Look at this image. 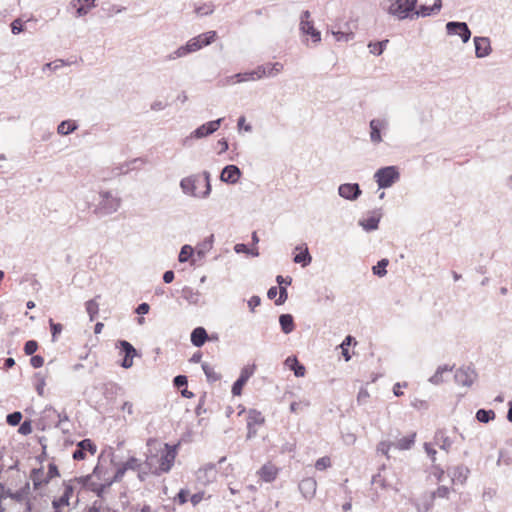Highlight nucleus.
Listing matches in <instances>:
<instances>
[{"label":"nucleus","mask_w":512,"mask_h":512,"mask_svg":"<svg viewBox=\"0 0 512 512\" xmlns=\"http://www.w3.org/2000/svg\"><path fill=\"white\" fill-rule=\"evenodd\" d=\"M417 2L418 0H383L382 7L388 14L396 17L398 20H412L435 13L433 6L420 5L416 9Z\"/></svg>","instance_id":"1"},{"label":"nucleus","mask_w":512,"mask_h":512,"mask_svg":"<svg viewBox=\"0 0 512 512\" xmlns=\"http://www.w3.org/2000/svg\"><path fill=\"white\" fill-rule=\"evenodd\" d=\"M203 177L205 181V191H203L201 194H197V182L199 180L198 175H190L188 177H184L180 181V188L182 192L185 195L192 196V197H200V198H207L212 190L211 186V175L208 171L203 172Z\"/></svg>","instance_id":"2"},{"label":"nucleus","mask_w":512,"mask_h":512,"mask_svg":"<svg viewBox=\"0 0 512 512\" xmlns=\"http://www.w3.org/2000/svg\"><path fill=\"white\" fill-rule=\"evenodd\" d=\"M374 179L380 189H387L400 179V172L397 166H384L375 172Z\"/></svg>","instance_id":"3"},{"label":"nucleus","mask_w":512,"mask_h":512,"mask_svg":"<svg viewBox=\"0 0 512 512\" xmlns=\"http://www.w3.org/2000/svg\"><path fill=\"white\" fill-rule=\"evenodd\" d=\"M99 196L100 201L94 209L95 214L109 215L116 212L120 207V199L113 197L110 191H102Z\"/></svg>","instance_id":"4"},{"label":"nucleus","mask_w":512,"mask_h":512,"mask_svg":"<svg viewBox=\"0 0 512 512\" xmlns=\"http://www.w3.org/2000/svg\"><path fill=\"white\" fill-rule=\"evenodd\" d=\"M177 447V445H171L169 443L164 444V451L160 457V465L154 468V475L158 476L161 473H168L171 470L177 456Z\"/></svg>","instance_id":"5"},{"label":"nucleus","mask_w":512,"mask_h":512,"mask_svg":"<svg viewBox=\"0 0 512 512\" xmlns=\"http://www.w3.org/2000/svg\"><path fill=\"white\" fill-rule=\"evenodd\" d=\"M223 120H224V118H218L216 120L208 121V122L200 125L190 134L189 137H187L184 140V145H189V142L192 139H202L209 135H212L214 132H216L219 129Z\"/></svg>","instance_id":"6"},{"label":"nucleus","mask_w":512,"mask_h":512,"mask_svg":"<svg viewBox=\"0 0 512 512\" xmlns=\"http://www.w3.org/2000/svg\"><path fill=\"white\" fill-rule=\"evenodd\" d=\"M116 348H118L120 354L123 355V359L119 365L124 369L131 368L133 365L134 357L138 356V351L127 340H118L116 342Z\"/></svg>","instance_id":"7"},{"label":"nucleus","mask_w":512,"mask_h":512,"mask_svg":"<svg viewBox=\"0 0 512 512\" xmlns=\"http://www.w3.org/2000/svg\"><path fill=\"white\" fill-rule=\"evenodd\" d=\"M311 14L308 10H304L300 16V31L304 35H309L313 43L321 41V33L314 27L313 21L309 20Z\"/></svg>","instance_id":"8"},{"label":"nucleus","mask_w":512,"mask_h":512,"mask_svg":"<svg viewBox=\"0 0 512 512\" xmlns=\"http://www.w3.org/2000/svg\"><path fill=\"white\" fill-rule=\"evenodd\" d=\"M446 31L449 35H458L463 43H467L471 38V31L466 22L449 21L446 24Z\"/></svg>","instance_id":"9"},{"label":"nucleus","mask_w":512,"mask_h":512,"mask_svg":"<svg viewBox=\"0 0 512 512\" xmlns=\"http://www.w3.org/2000/svg\"><path fill=\"white\" fill-rule=\"evenodd\" d=\"M477 377V373L471 366H463L456 370L454 374L455 382L458 385L470 387Z\"/></svg>","instance_id":"10"},{"label":"nucleus","mask_w":512,"mask_h":512,"mask_svg":"<svg viewBox=\"0 0 512 512\" xmlns=\"http://www.w3.org/2000/svg\"><path fill=\"white\" fill-rule=\"evenodd\" d=\"M96 451V444L91 439L85 438L77 443L76 449L72 453V458L76 461L84 460L87 452L94 455Z\"/></svg>","instance_id":"11"},{"label":"nucleus","mask_w":512,"mask_h":512,"mask_svg":"<svg viewBox=\"0 0 512 512\" xmlns=\"http://www.w3.org/2000/svg\"><path fill=\"white\" fill-rule=\"evenodd\" d=\"M255 365L245 366L241 369L240 375L231 387V393L233 396H240L242 394L243 387L246 385L250 377L253 375Z\"/></svg>","instance_id":"12"},{"label":"nucleus","mask_w":512,"mask_h":512,"mask_svg":"<svg viewBox=\"0 0 512 512\" xmlns=\"http://www.w3.org/2000/svg\"><path fill=\"white\" fill-rule=\"evenodd\" d=\"M370 127V140L373 144L382 142V131L388 129V122L386 119L374 118L369 123Z\"/></svg>","instance_id":"13"},{"label":"nucleus","mask_w":512,"mask_h":512,"mask_svg":"<svg viewBox=\"0 0 512 512\" xmlns=\"http://www.w3.org/2000/svg\"><path fill=\"white\" fill-rule=\"evenodd\" d=\"M338 194L343 199L355 201L361 196L362 190L358 183H343L338 187Z\"/></svg>","instance_id":"14"},{"label":"nucleus","mask_w":512,"mask_h":512,"mask_svg":"<svg viewBox=\"0 0 512 512\" xmlns=\"http://www.w3.org/2000/svg\"><path fill=\"white\" fill-rule=\"evenodd\" d=\"M241 175L242 172L237 165L229 164L222 169L220 180L226 184L233 185L239 181Z\"/></svg>","instance_id":"15"},{"label":"nucleus","mask_w":512,"mask_h":512,"mask_svg":"<svg viewBox=\"0 0 512 512\" xmlns=\"http://www.w3.org/2000/svg\"><path fill=\"white\" fill-rule=\"evenodd\" d=\"M63 494L58 497L54 498L51 502L52 506H59V507H65L70 505V499L74 494L75 486L72 484V481H63Z\"/></svg>","instance_id":"16"},{"label":"nucleus","mask_w":512,"mask_h":512,"mask_svg":"<svg viewBox=\"0 0 512 512\" xmlns=\"http://www.w3.org/2000/svg\"><path fill=\"white\" fill-rule=\"evenodd\" d=\"M265 76H266V66L259 65L253 70L235 74L234 78H236V82L240 83V82L261 79Z\"/></svg>","instance_id":"17"},{"label":"nucleus","mask_w":512,"mask_h":512,"mask_svg":"<svg viewBox=\"0 0 512 512\" xmlns=\"http://www.w3.org/2000/svg\"><path fill=\"white\" fill-rule=\"evenodd\" d=\"M198 50L199 45L197 44V41H192V39H190L185 45L180 46L175 51L167 55L166 60H174L180 57H184Z\"/></svg>","instance_id":"18"},{"label":"nucleus","mask_w":512,"mask_h":512,"mask_svg":"<svg viewBox=\"0 0 512 512\" xmlns=\"http://www.w3.org/2000/svg\"><path fill=\"white\" fill-rule=\"evenodd\" d=\"M473 42L477 58H484L491 53V43L488 37L475 36Z\"/></svg>","instance_id":"19"},{"label":"nucleus","mask_w":512,"mask_h":512,"mask_svg":"<svg viewBox=\"0 0 512 512\" xmlns=\"http://www.w3.org/2000/svg\"><path fill=\"white\" fill-rule=\"evenodd\" d=\"M298 487L305 499H312L316 493L317 482L314 478L307 477L300 481Z\"/></svg>","instance_id":"20"},{"label":"nucleus","mask_w":512,"mask_h":512,"mask_svg":"<svg viewBox=\"0 0 512 512\" xmlns=\"http://www.w3.org/2000/svg\"><path fill=\"white\" fill-rule=\"evenodd\" d=\"M382 214L374 210L367 218L359 220V225L366 231L371 232L377 230Z\"/></svg>","instance_id":"21"},{"label":"nucleus","mask_w":512,"mask_h":512,"mask_svg":"<svg viewBox=\"0 0 512 512\" xmlns=\"http://www.w3.org/2000/svg\"><path fill=\"white\" fill-rule=\"evenodd\" d=\"M70 6L76 9V17H83L96 7V0H71Z\"/></svg>","instance_id":"22"},{"label":"nucleus","mask_w":512,"mask_h":512,"mask_svg":"<svg viewBox=\"0 0 512 512\" xmlns=\"http://www.w3.org/2000/svg\"><path fill=\"white\" fill-rule=\"evenodd\" d=\"M197 478L204 484L213 482L216 478V464L207 463L197 472Z\"/></svg>","instance_id":"23"},{"label":"nucleus","mask_w":512,"mask_h":512,"mask_svg":"<svg viewBox=\"0 0 512 512\" xmlns=\"http://www.w3.org/2000/svg\"><path fill=\"white\" fill-rule=\"evenodd\" d=\"M209 335L206 329L202 326L194 328L190 334V341L193 346L200 348L208 340Z\"/></svg>","instance_id":"24"},{"label":"nucleus","mask_w":512,"mask_h":512,"mask_svg":"<svg viewBox=\"0 0 512 512\" xmlns=\"http://www.w3.org/2000/svg\"><path fill=\"white\" fill-rule=\"evenodd\" d=\"M285 364L293 371L296 377H303L306 373L305 366L297 359L296 356H289L285 360Z\"/></svg>","instance_id":"25"},{"label":"nucleus","mask_w":512,"mask_h":512,"mask_svg":"<svg viewBox=\"0 0 512 512\" xmlns=\"http://www.w3.org/2000/svg\"><path fill=\"white\" fill-rule=\"evenodd\" d=\"M279 324L284 334H290L295 329L294 317L289 313H284L279 316Z\"/></svg>","instance_id":"26"},{"label":"nucleus","mask_w":512,"mask_h":512,"mask_svg":"<svg viewBox=\"0 0 512 512\" xmlns=\"http://www.w3.org/2000/svg\"><path fill=\"white\" fill-rule=\"evenodd\" d=\"M450 473L453 482L463 484L467 480L470 470L464 465H458L453 467Z\"/></svg>","instance_id":"27"},{"label":"nucleus","mask_w":512,"mask_h":512,"mask_svg":"<svg viewBox=\"0 0 512 512\" xmlns=\"http://www.w3.org/2000/svg\"><path fill=\"white\" fill-rule=\"evenodd\" d=\"M181 296L184 298L189 304L192 305H201L200 297L201 294L199 291L192 289L189 286L183 287L181 290Z\"/></svg>","instance_id":"28"},{"label":"nucleus","mask_w":512,"mask_h":512,"mask_svg":"<svg viewBox=\"0 0 512 512\" xmlns=\"http://www.w3.org/2000/svg\"><path fill=\"white\" fill-rule=\"evenodd\" d=\"M45 475L43 467L39 468H33L30 472V479L33 482V488L34 490H38L47 484H44L43 481H45Z\"/></svg>","instance_id":"29"},{"label":"nucleus","mask_w":512,"mask_h":512,"mask_svg":"<svg viewBox=\"0 0 512 512\" xmlns=\"http://www.w3.org/2000/svg\"><path fill=\"white\" fill-rule=\"evenodd\" d=\"M435 444L439 445L440 449L445 450L446 452L452 446V440L445 435L444 430H437L434 435Z\"/></svg>","instance_id":"30"},{"label":"nucleus","mask_w":512,"mask_h":512,"mask_svg":"<svg viewBox=\"0 0 512 512\" xmlns=\"http://www.w3.org/2000/svg\"><path fill=\"white\" fill-rule=\"evenodd\" d=\"M217 37V34L215 31H208L205 33H202L194 38H192V41H197V44L199 45V50L205 46L210 45L215 41Z\"/></svg>","instance_id":"31"},{"label":"nucleus","mask_w":512,"mask_h":512,"mask_svg":"<svg viewBox=\"0 0 512 512\" xmlns=\"http://www.w3.org/2000/svg\"><path fill=\"white\" fill-rule=\"evenodd\" d=\"M260 478L265 482H272L277 476V470L273 465L265 464L259 470Z\"/></svg>","instance_id":"32"},{"label":"nucleus","mask_w":512,"mask_h":512,"mask_svg":"<svg viewBox=\"0 0 512 512\" xmlns=\"http://www.w3.org/2000/svg\"><path fill=\"white\" fill-rule=\"evenodd\" d=\"M265 417L256 409H250L247 414V426L263 425Z\"/></svg>","instance_id":"33"},{"label":"nucleus","mask_w":512,"mask_h":512,"mask_svg":"<svg viewBox=\"0 0 512 512\" xmlns=\"http://www.w3.org/2000/svg\"><path fill=\"white\" fill-rule=\"evenodd\" d=\"M78 128V124L74 120H63L57 127V132L60 135H69Z\"/></svg>","instance_id":"34"},{"label":"nucleus","mask_w":512,"mask_h":512,"mask_svg":"<svg viewBox=\"0 0 512 512\" xmlns=\"http://www.w3.org/2000/svg\"><path fill=\"white\" fill-rule=\"evenodd\" d=\"M416 432H412L411 434L402 437L397 441V443H393V445L399 450H409L415 443Z\"/></svg>","instance_id":"35"},{"label":"nucleus","mask_w":512,"mask_h":512,"mask_svg":"<svg viewBox=\"0 0 512 512\" xmlns=\"http://www.w3.org/2000/svg\"><path fill=\"white\" fill-rule=\"evenodd\" d=\"M293 261L297 264H301L303 267L308 266L312 261L309 249L305 246L303 250L294 255Z\"/></svg>","instance_id":"36"},{"label":"nucleus","mask_w":512,"mask_h":512,"mask_svg":"<svg viewBox=\"0 0 512 512\" xmlns=\"http://www.w3.org/2000/svg\"><path fill=\"white\" fill-rule=\"evenodd\" d=\"M496 417V414L494 410L492 409H479L476 412L475 418L480 423H489L490 421L494 420Z\"/></svg>","instance_id":"37"},{"label":"nucleus","mask_w":512,"mask_h":512,"mask_svg":"<svg viewBox=\"0 0 512 512\" xmlns=\"http://www.w3.org/2000/svg\"><path fill=\"white\" fill-rule=\"evenodd\" d=\"M452 367L448 365H442L437 368L435 373L429 378V382L434 385H439L443 382V373L451 371Z\"/></svg>","instance_id":"38"},{"label":"nucleus","mask_w":512,"mask_h":512,"mask_svg":"<svg viewBox=\"0 0 512 512\" xmlns=\"http://www.w3.org/2000/svg\"><path fill=\"white\" fill-rule=\"evenodd\" d=\"M156 458V456H152L150 458H147L146 461L144 462V464L142 466H144L143 468L141 467L138 471V477L141 481H144L145 480V477L149 474V473H153L154 471V467H153V460Z\"/></svg>","instance_id":"39"},{"label":"nucleus","mask_w":512,"mask_h":512,"mask_svg":"<svg viewBox=\"0 0 512 512\" xmlns=\"http://www.w3.org/2000/svg\"><path fill=\"white\" fill-rule=\"evenodd\" d=\"M202 370L207 378V381L210 383H214L221 379V375L216 373L214 369L206 362L201 364Z\"/></svg>","instance_id":"40"},{"label":"nucleus","mask_w":512,"mask_h":512,"mask_svg":"<svg viewBox=\"0 0 512 512\" xmlns=\"http://www.w3.org/2000/svg\"><path fill=\"white\" fill-rule=\"evenodd\" d=\"M234 251L236 253H244L252 257H257L259 255L258 248L252 247L250 248L248 244L238 243L234 246Z\"/></svg>","instance_id":"41"},{"label":"nucleus","mask_w":512,"mask_h":512,"mask_svg":"<svg viewBox=\"0 0 512 512\" xmlns=\"http://www.w3.org/2000/svg\"><path fill=\"white\" fill-rule=\"evenodd\" d=\"M389 264V260L386 258L380 259L376 265L372 267V272L374 275L378 277H384L387 274V266Z\"/></svg>","instance_id":"42"},{"label":"nucleus","mask_w":512,"mask_h":512,"mask_svg":"<svg viewBox=\"0 0 512 512\" xmlns=\"http://www.w3.org/2000/svg\"><path fill=\"white\" fill-rule=\"evenodd\" d=\"M30 494V483L26 482L19 490L13 494V500L16 502H22L27 499Z\"/></svg>","instance_id":"43"},{"label":"nucleus","mask_w":512,"mask_h":512,"mask_svg":"<svg viewBox=\"0 0 512 512\" xmlns=\"http://www.w3.org/2000/svg\"><path fill=\"white\" fill-rule=\"evenodd\" d=\"M389 41L387 39L385 40H381V41H377V42H370L368 44V47L370 48V52L376 56H379L381 55L385 48H386V45Z\"/></svg>","instance_id":"44"},{"label":"nucleus","mask_w":512,"mask_h":512,"mask_svg":"<svg viewBox=\"0 0 512 512\" xmlns=\"http://www.w3.org/2000/svg\"><path fill=\"white\" fill-rule=\"evenodd\" d=\"M56 477H60V471L58 466L54 462H51L48 464V471L45 475V481L43 482L44 484H49L50 481Z\"/></svg>","instance_id":"45"},{"label":"nucleus","mask_w":512,"mask_h":512,"mask_svg":"<svg viewBox=\"0 0 512 512\" xmlns=\"http://www.w3.org/2000/svg\"><path fill=\"white\" fill-rule=\"evenodd\" d=\"M352 342H356L355 338L352 337L351 335H347L340 345V347L342 349V355H343L345 361H349L351 359V355H350L348 349Z\"/></svg>","instance_id":"46"},{"label":"nucleus","mask_w":512,"mask_h":512,"mask_svg":"<svg viewBox=\"0 0 512 512\" xmlns=\"http://www.w3.org/2000/svg\"><path fill=\"white\" fill-rule=\"evenodd\" d=\"M194 254V250L190 245H183L178 255V261L180 263L187 262Z\"/></svg>","instance_id":"47"},{"label":"nucleus","mask_w":512,"mask_h":512,"mask_svg":"<svg viewBox=\"0 0 512 512\" xmlns=\"http://www.w3.org/2000/svg\"><path fill=\"white\" fill-rule=\"evenodd\" d=\"M86 311L90 317V320L93 321L95 317L98 315L99 306L95 299L88 300L85 303Z\"/></svg>","instance_id":"48"},{"label":"nucleus","mask_w":512,"mask_h":512,"mask_svg":"<svg viewBox=\"0 0 512 512\" xmlns=\"http://www.w3.org/2000/svg\"><path fill=\"white\" fill-rule=\"evenodd\" d=\"M332 34L334 35L336 41L340 42H348L349 40L354 38V33L349 31H342L340 29L338 30H332Z\"/></svg>","instance_id":"49"},{"label":"nucleus","mask_w":512,"mask_h":512,"mask_svg":"<svg viewBox=\"0 0 512 512\" xmlns=\"http://www.w3.org/2000/svg\"><path fill=\"white\" fill-rule=\"evenodd\" d=\"M49 325L52 335V342H56L58 336L61 334L63 330V325L61 323L54 322L52 318L49 319Z\"/></svg>","instance_id":"50"},{"label":"nucleus","mask_w":512,"mask_h":512,"mask_svg":"<svg viewBox=\"0 0 512 512\" xmlns=\"http://www.w3.org/2000/svg\"><path fill=\"white\" fill-rule=\"evenodd\" d=\"M34 377L36 379V383H35L36 392L39 396H43L44 395V387L46 385L45 377L40 372L35 373Z\"/></svg>","instance_id":"51"},{"label":"nucleus","mask_w":512,"mask_h":512,"mask_svg":"<svg viewBox=\"0 0 512 512\" xmlns=\"http://www.w3.org/2000/svg\"><path fill=\"white\" fill-rule=\"evenodd\" d=\"M48 411H51L57 415V417L59 419L58 422L55 424V427H57V428L60 427L62 422L69 421V417L65 412L59 413L54 407H52L50 405L45 407L43 413H47Z\"/></svg>","instance_id":"52"},{"label":"nucleus","mask_w":512,"mask_h":512,"mask_svg":"<svg viewBox=\"0 0 512 512\" xmlns=\"http://www.w3.org/2000/svg\"><path fill=\"white\" fill-rule=\"evenodd\" d=\"M22 417L20 411H14L6 416V422L10 426H17L21 423Z\"/></svg>","instance_id":"53"},{"label":"nucleus","mask_w":512,"mask_h":512,"mask_svg":"<svg viewBox=\"0 0 512 512\" xmlns=\"http://www.w3.org/2000/svg\"><path fill=\"white\" fill-rule=\"evenodd\" d=\"M263 65L266 66V76H275L283 69V65L279 62L267 63Z\"/></svg>","instance_id":"54"},{"label":"nucleus","mask_w":512,"mask_h":512,"mask_svg":"<svg viewBox=\"0 0 512 512\" xmlns=\"http://www.w3.org/2000/svg\"><path fill=\"white\" fill-rule=\"evenodd\" d=\"M11 32L14 35L20 34L25 30V22L21 18H17L10 24Z\"/></svg>","instance_id":"55"},{"label":"nucleus","mask_w":512,"mask_h":512,"mask_svg":"<svg viewBox=\"0 0 512 512\" xmlns=\"http://www.w3.org/2000/svg\"><path fill=\"white\" fill-rule=\"evenodd\" d=\"M214 6L211 3H204L195 8V12L200 16H206L212 14Z\"/></svg>","instance_id":"56"},{"label":"nucleus","mask_w":512,"mask_h":512,"mask_svg":"<svg viewBox=\"0 0 512 512\" xmlns=\"http://www.w3.org/2000/svg\"><path fill=\"white\" fill-rule=\"evenodd\" d=\"M38 347L36 340H28L25 342L23 350L26 355L31 356L38 350Z\"/></svg>","instance_id":"57"},{"label":"nucleus","mask_w":512,"mask_h":512,"mask_svg":"<svg viewBox=\"0 0 512 512\" xmlns=\"http://www.w3.org/2000/svg\"><path fill=\"white\" fill-rule=\"evenodd\" d=\"M450 493V489L447 486H439L436 491L431 494V502L436 498H447Z\"/></svg>","instance_id":"58"},{"label":"nucleus","mask_w":512,"mask_h":512,"mask_svg":"<svg viewBox=\"0 0 512 512\" xmlns=\"http://www.w3.org/2000/svg\"><path fill=\"white\" fill-rule=\"evenodd\" d=\"M331 466V459L328 456L319 458L315 463V468L319 471L325 470Z\"/></svg>","instance_id":"59"},{"label":"nucleus","mask_w":512,"mask_h":512,"mask_svg":"<svg viewBox=\"0 0 512 512\" xmlns=\"http://www.w3.org/2000/svg\"><path fill=\"white\" fill-rule=\"evenodd\" d=\"M124 464L128 470H139L143 465L134 456L129 457Z\"/></svg>","instance_id":"60"},{"label":"nucleus","mask_w":512,"mask_h":512,"mask_svg":"<svg viewBox=\"0 0 512 512\" xmlns=\"http://www.w3.org/2000/svg\"><path fill=\"white\" fill-rule=\"evenodd\" d=\"M278 298L275 299V305H283L288 299V290L286 287L281 286L278 291Z\"/></svg>","instance_id":"61"},{"label":"nucleus","mask_w":512,"mask_h":512,"mask_svg":"<svg viewBox=\"0 0 512 512\" xmlns=\"http://www.w3.org/2000/svg\"><path fill=\"white\" fill-rule=\"evenodd\" d=\"M189 494H190V492L188 489H180L179 492L177 493V495L175 496L174 500L178 504L183 505V504L187 503Z\"/></svg>","instance_id":"62"},{"label":"nucleus","mask_w":512,"mask_h":512,"mask_svg":"<svg viewBox=\"0 0 512 512\" xmlns=\"http://www.w3.org/2000/svg\"><path fill=\"white\" fill-rule=\"evenodd\" d=\"M18 432L21 435H29L32 433V422L31 420H25L19 424Z\"/></svg>","instance_id":"63"},{"label":"nucleus","mask_w":512,"mask_h":512,"mask_svg":"<svg viewBox=\"0 0 512 512\" xmlns=\"http://www.w3.org/2000/svg\"><path fill=\"white\" fill-rule=\"evenodd\" d=\"M103 499L95 500L92 505L88 508L87 512H102L104 509Z\"/></svg>","instance_id":"64"}]
</instances>
